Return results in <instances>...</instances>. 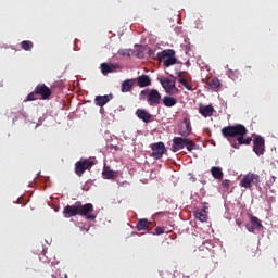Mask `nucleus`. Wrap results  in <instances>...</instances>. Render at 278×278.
I'll use <instances>...</instances> for the list:
<instances>
[{
    "mask_svg": "<svg viewBox=\"0 0 278 278\" xmlns=\"http://www.w3.org/2000/svg\"><path fill=\"white\" fill-rule=\"evenodd\" d=\"M247 134H248L247 127L242 124L225 126L222 128V136H224L227 140H229V138H236L237 142L231 143V147L233 149H240V146L242 144H247V146L251 144V142L253 141V138L251 137L244 138Z\"/></svg>",
    "mask_w": 278,
    "mask_h": 278,
    "instance_id": "1",
    "label": "nucleus"
},
{
    "mask_svg": "<svg viewBox=\"0 0 278 278\" xmlns=\"http://www.w3.org/2000/svg\"><path fill=\"white\" fill-rule=\"evenodd\" d=\"M172 142L170 151L173 153H177V151H181V149H187L189 152L199 151V144H197L194 140L184 136L174 137Z\"/></svg>",
    "mask_w": 278,
    "mask_h": 278,
    "instance_id": "2",
    "label": "nucleus"
},
{
    "mask_svg": "<svg viewBox=\"0 0 278 278\" xmlns=\"http://www.w3.org/2000/svg\"><path fill=\"white\" fill-rule=\"evenodd\" d=\"M140 101H144L147 99L148 105L151 108H156L162 103V93L157 91V89H151L150 91L142 90L139 94Z\"/></svg>",
    "mask_w": 278,
    "mask_h": 278,
    "instance_id": "3",
    "label": "nucleus"
},
{
    "mask_svg": "<svg viewBox=\"0 0 278 278\" xmlns=\"http://www.w3.org/2000/svg\"><path fill=\"white\" fill-rule=\"evenodd\" d=\"M156 59L165 68H168L169 66H175L177 64V58L175 56V50L167 49L159 52L156 54Z\"/></svg>",
    "mask_w": 278,
    "mask_h": 278,
    "instance_id": "4",
    "label": "nucleus"
},
{
    "mask_svg": "<svg viewBox=\"0 0 278 278\" xmlns=\"http://www.w3.org/2000/svg\"><path fill=\"white\" fill-rule=\"evenodd\" d=\"M159 81L162 88H164L166 94H179V89L177 88V86H175V76L170 75L167 78H160Z\"/></svg>",
    "mask_w": 278,
    "mask_h": 278,
    "instance_id": "5",
    "label": "nucleus"
},
{
    "mask_svg": "<svg viewBox=\"0 0 278 278\" xmlns=\"http://www.w3.org/2000/svg\"><path fill=\"white\" fill-rule=\"evenodd\" d=\"M260 175L253 174V173H248L244 175L240 181L241 188H245L248 190H251L253 186H260Z\"/></svg>",
    "mask_w": 278,
    "mask_h": 278,
    "instance_id": "6",
    "label": "nucleus"
},
{
    "mask_svg": "<svg viewBox=\"0 0 278 278\" xmlns=\"http://www.w3.org/2000/svg\"><path fill=\"white\" fill-rule=\"evenodd\" d=\"M78 205V216H84L87 220H94L97 218L96 215H91L94 212V205L92 203L81 204V202L77 201Z\"/></svg>",
    "mask_w": 278,
    "mask_h": 278,
    "instance_id": "7",
    "label": "nucleus"
},
{
    "mask_svg": "<svg viewBox=\"0 0 278 278\" xmlns=\"http://www.w3.org/2000/svg\"><path fill=\"white\" fill-rule=\"evenodd\" d=\"M94 166V161L90 159H86L84 161H78L75 164V173L78 177H83L88 168H92Z\"/></svg>",
    "mask_w": 278,
    "mask_h": 278,
    "instance_id": "8",
    "label": "nucleus"
},
{
    "mask_svg": "<svg viewBox=\"0 0 278 278\" xmlns=\"http://www.w3.org/2000/svg\"><path fill=\"white\" fill-rule=\"evenodd\" d=\"M151 149H152L151 156L154 160H162V157L164 156V153H166V146H164V142L162 141L152 143Z\"/></svg>",
    "mask_w": 278,
    "mask_h": 278,
    "instance_id": "9",
    "label": "nucleus"
},
{
    "mask_svg": "<svg viewBox=\"0 0 278 278\" xmlns=\"http://www.w3.org/2000/svg\"><path fill=\"white\" fill-rule=\"evenodd\" d=\"M253 151L257 155H264L265 150V140L262 136H256L253 141Z\"/></svg>",
    "mask_w": 278,
    "mask_h": 278,
    "instance_id": "10",
    "label": "nucleus"
},
{
    "mask_svg": "<svg viewBox=\"0 0 278 278\" xmlns=\"http://www.w3.org/2000/svg\"><path fill=\"white\" fill-rule=\"evenodd\" d=\"M35 94H39L43 101H47L51 97L52 92L45 84H39L35 87Z\"/></svg>",
    "mask_w": 278,
    "mask_h": 278,
    "instance_id": "11",
    "label": "nucleus"
},
{
    "mask_svg": "<svg viewBox=\"0 0 278 278\" xmlns=\"http://www.w3.org/2000/svg\"><path fill=\"white\" fill-rule=\"evenodd\" d=\"M182 123H184L185 127L180 126L178 128V134H179V136H182V138H188V136H190L192 134V125L190 123V118L185 117Z\"/></svg>",
    "mask_w": 278,
    "mask_h": 278,
    "instance_id": "12",
    "label": "nucleus"
},
{
    "mask_svg": "<svg viewBox=\"0 0 278 278\" xmlns=\"http://www.w3.org/2000/svg\"><path fill=\"white\" fill-rule=\"evenodd\" d=\"M64 218H73V216H79L78 204L75 202L73 205H67L63 210Z\"/></svg>",
    "mask_w": 278,
    "mask_h": 278,
    "instance_id": "13",
    "label": "nucleus"
},
{
    "mask_svg": "<svg viewBox=\"0 0 278 278\" xmlns=\"http://www.w3.org/2000/svg\"><path fill=\"white\" fill-rule=\"evenodd\" d=\"M114 99V96L112 93L105 94V96H96L94 98V105L98 108H103V105H108L110 101Z\"/></svg>",
    "mask_w": 278,
    "mask_h": 278,
    "instance_id": "14",
    "label": "nucleus"
},
{
    "mask_svg": "<svg viewBox=\"0 0 278 278\" xmlns=\"http://www.w3.org/2000/svg\"><path fill=\"white\" fill-rule=\"evenodd\" d=\"M250 222L252 226L247 225V229L250 233H255V229H260L262 227V220L256 216L250 215Z\"/></svg>",
    "mask_w": 278,
    "mask_h": 278,
    "instance_id": "15",
    "label": "nucleus"
},
{
    "mask_svg": "<svg viewBox=\"0 0 278 278\" xmlns=\"http://www.w3.org/2000/svg\"><path fill=\"white\" fill-rule=\"evenodd\" d=\"M199 114L203 116L204 118H210V116H214V106L212 104L200 106Z\"/></svg>",
    "mask_w": 278,
    "mask_h": 278,
    "instance_id": "16",
    "label": "nucleus"
},
{
    "mask_svg": "<svg viewBox=\"0 0 278 278\" xmlns=\"http://www.w3.org/2000/svg\"><path fill=\"white\" fill-rule=\"evenodd\" d=\"M136 114L140 121H143V123H151V118H153V115L144 109H138Z\"/></svg>",
    "mask_w": 278,
    "mask_h": 278,
    "instance_id": "17",
    "label": "nucleus"
},
{
    "mask_svg": "<svg viewBox=\"0 0 278 278\" xmlns=\"http://www.w3.org/2000/svg\"><path fill=\"white\" fill-rule=\"evenodd\" d=\"M102 176L103 179H116V177H118V172H114L110 168V166L104 165Z\"/></svg>",
    "mask_w": 278,
    "mask_h": 278,
    "instance_id": "18",
    "label": "nucleus"
},
{
    "mask_svg": "<svg viewBox=\"0 0 278 278\" xmlns=\"http://www.w3.org/2000/svg\"><path fill=\"white\" fill-rule=\"evenodd\" d=\"M165 108H175L177 105V98L170 96H164L161 100Z\"/></svg>",
    "mask_w": 278,
    "mask_h": 278,
    "instance_id": "19",
    "label": "nucleus"
},
{
    "mask_svg": "<svg viewBox=\"0 0 278 278\" xmlns=\"http://www.w3.org/2000/svg\"><path fill=\"white\" fill-rule=\"evenodd\" d=\"M137 84L139 88H147L148 86H151V78L149 75H141L137 77Z\"/></svg>",
    "mask_w": 278,
    "mask_h": 278,
    "instance_id": "20",
    "label": "nucleus"
},
{
    "mask_svg": "<svg viewBox=\"0 0 278 278\" xmlns=\"http://www.w3.org/2000/svg\"><path fill=\"white\" fill-rule=\"evenodd\" d=\"M149 227H151V222H149L147 218L139 219L136 225L137 231H147Z\"/></svg>",
    "mask_w": 278,
    "mask_h": 278,
    "instance_id": "21",
    "label": "nucleus"
},
{
    "mask_svg": "<svg viewBox=\"0 0 278 278\" xmlns=\"http://www.w3.org/2000/svg\"><path fill=\"white\" fill-rule=\"evenodd\" d=\"M134 84H136V80L134 79H126L122 83L121 92H131V89L134 88Z\"/></svg>",
    "mask_w": 278,
    "mask_h": 278,
    "instance_id": "22",
    "label": "nucleus"
},
{
    "mask_svg": "<svg viewBox=\"0 0 278 278\" xmlns=\"http://www.w3.org/2000/svg\"><path fill=\"white\" fill-rule=\"evenodd\" d=\"M100 68H101L102 75H110V73H114V71H116V67L114 66V64H108V63H102L100 65Z\"/></svg>",
    "mask_w": 278,
    "mask_h": 278,
    "instance_id": "23",
    "label": "nucleus"
},
{
    "mask_svg": "<svg viewBox=\"0 0 278 278\" xmlns=\"http://www.w3.org/2000/svg\"><path fill=\"white\" fill-rule=\"evenodd\" d=\"M211 175L214 179H218V180L223 179L224 177L223 168L218 166H213L211 168Z\"/></svg>",
    "mask_w": 278,
    "mask_h": 278,
    "instance_id": "24",
    "label": "nucleus"
},
{
    "mask_svg": "<svg viewBox=\"0 0 278 278\" xmlns=\"http://www.w3.org/2000/svg\"><path fill=\"white\" fill-rule=\"evenodd\" d=\"M178 81L184 86V88H186V90H189V91L194 90L192 88V85L188 83V79H186V76L182 75L181 73H178Z\"/></svg>",
    "mask_w": 278,
    "mask_h": 278,
    "instance_id": "25",
    "label": "nucleus"
},
{
    "mask_svg": "<svg viewBox=\"0 0 278 278\" xmlns=\"http://www.w3.org/2000/svg\"><path fill=\"white\" fill-rule=\"evenodd\" d=\"M207 86L211 90H216L220 88V80L217 77H213L212 79L207 80Z\"/></svg>",
    "mask_w": 278,
    "mask_h": 278,
    "instance_id": "26",
    "label": "nucleus"
},
{
    "mask_svg": "<svg viewBox=\"0 0 278 278\" xmlns=\"http://www.w3.org/2000/svg\"><path fill=\"white\" fill-rule=\"evenodd\" d=\"M194 218L200 220V223H207V214H204L201 211H194Z\"/></svg>",
    "mask_w": 278,
    "mask_h": 278,
    "instance_id": "27",
    "label": "nucleus"
},
{
    "mask_svg": "<svg viewBox=\"0 0 278 278\" xmlns=\"http://www.w3.org/2000/svg\"><path fill=\"white\" fill-rule=\"evenodd\" d=\"M21 47L23 51H31V49H34V42L29 40H24L21 42Z\"/></svg>",
    "mask_w": 278,
    "mask_h": 278,
    "instance_id": "28",
    "label": "nucleus"
},
{
    "mask_svg": "<svg viewBox=\"0 0 278 278\" xmlns=\"http://www.w3.org/2000/svg\"><path fill=\"white\" fill-rule=\"evenodd\" d=\"M36 89L34 90V92L28 93V96L26 97V99L24 100L25 103H27V101H36Z\"/></svg>",
    "mask_w": 278,
    "mask_h": 278,
    "instance_id": "29",
    "label": "nucleus"
},
{
    "mask_svg": "<svg viewBox=\"0 0 278 278\" xmlns=\"http://www.w3.org/2000/svg\"><path fill=\"white\" fill-rule=\"evenodd\" d=\"M162 233H166L165 228H164L163 226H157V227L155 228V235H156V236H162Z\"/></svg>",
    "mask_w": 278,
    "mask_h": 278,
    "instance_id": "30",
    "label": "nucleus"
},
{
    "mask_svg": "<svg viewBox=\"0 0 278 278\" xmlns=\"http://www.w3.org/2000/svg\"><path fill=\"white\" fill-rule=\"evenodd\" d=\"M222 186L225 188V190H229L230 181L225 179L222 181Z\"/></svg>",
    "mask_w": 278,
    "mask_h": 278,
    "instance_id": "31",
    "label": "nucleus"
},
{
    "mask_svg": "<svg viewBox=\"0 0 278 278\" xmlns=\"http://www.w3.org/2000/svg\"><path fill=\"white\" fill-rule=\"evenodd\" d=\"M118 54L119 55H129V52H128V50H119Z\"/></svg>",
    "mask_w": 278,
    "mask_h": 278,
    "instance_id": "32",
    "label": "nucleus"
},
{
    "mask_svg": "<svg viewBox=\"0 0 278 278\" xmlns=\"http://www.w3.org/2000/svg\"><path fill=\"white\" fill-rule=\"evenodd\" d=\"M275 181H277V177L271 176V178H270L269 182H270V184H275Z\"/></svg>",
    "mask_w": 278,
    "mask_h": 278,
    "instance_id": "33",
    "label": "nucleus"
},
{
    "mask_svg": "<svg viewBox=\"0 0 278 278\" xmlns=\"http://www.w3.org/2000/svg\"><path fill=\"white\" fill-rule=\"evenodd\" d=\"M233 75H240V72L235 71V72H233Z\"/></svg>",
    "mask_w": 278,
    "mask_h": 278,
    "instance_id": "34",
    "label": "nucleus"
},
{
    "mask_svg": "<svg viewBox=\"0 0 278 278\" xmlns=\"http://www.w3.org/2000/svg\"><path fill=\"white\" fill-rule=\"evenodd\" d=\"M237 225L240 227V225H242V222L237 220Z\"/></svg>",
    "mask_w": 278,
    "mask_h": 278,
    "instance_id": "35",
    "label": "nucleus"
},
{
    "mask_svg": "<svg viewBox=\"0 0 278 278\" xmlns=\"http://www.w3.org/2000/svg\"><path fill=\"white\" fill-rule=\"evenodd\" d=\"M64 278H68V275H67V274H65V275H64Z\"/></svg>",
    "mask_w": 278,
    "mask_h": 278,
    "instance_id": "36",
    "label": "nucleus"
},
{
    "mask_svg": "<svg viewBox=\"0 0 278 278\" xmlns=\"http://www.w3.org/2000/svg\"><path fill=\"white\" fill-rule=\"evenodd\" d=\"M149 53H150V55H151V53H153V51H152V50H149Z\"/></svg>",
    "mask_w": 278,
    "mask_h": 278,
    "instance_id": "37",
    "label": "nucleus"
},
{
    "mask_svg": "<svg viewBox=\"0 0 278 278\" xmlns=\"http://www.w3.org/2000/svg\"><path fill=\"white\" fill-rule=\"evenodd\" d=\"M205 210H207L206 207L203 208V212H205Z\"/></svg>",
    "mask_w": 278,
    "mask_h": 278,
    "instance_id": "38",
    "label": "nucleus"
}]
</instances>
